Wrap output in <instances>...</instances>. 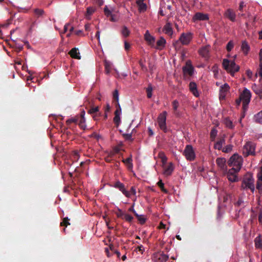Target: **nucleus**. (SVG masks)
<instances>
[{
  "label": "nucleus",
  "instance_id": "obj_1",
  "mask_svg": "<svg viewBox=\"0 0 262 262\" xmlns=\"http://www.w3.org/2000/svg\"><path fill=\"white\" fill-rule=\"evenodd\" d=\"M228 164L229 166H232L235 170L238 172L243 164V158L237 154H234L232 156L228 161Z\"/></svg>",
  "mask_w": 262,
  "mask_h": 262
},
{
  "label": "nucleus",
  "instance_id": "obj_2",
  "mask_svg": "<svg viewBox=\"0 0 262 262\" xmlns=\"http://www.w3.org/2000/svg\"><path fill=\"white\" fill-rule=\"evenodd\" d=\"M223 66L225 70L230 73L232 76L234 74L238 72L239 70V67L236 64L234 61H230L227 59H224L223 60Z\"/></svg>",
  "mask_w": 262,
  "mask_h": 262
},
{
  "label": "nucleus",
  "instance_id": "obj_3",
  "mask_svg": "<svg viewBox=\"0 0 262 262\" xmlns=\"http://www.w3.org/2000/svg\"><path fill=\"white\" fill-rule=\"evenodd\" d=\"M242 188L243 189H249L252 192L255 190V187L254 185V179L251 174H246L244 176L242 184Z\"/></svg>",
  "mask_w": 262,
  "mask_h": 262
},
{
  "label": "nucleus",
  "instance_id": "obj_4",
  "mask_svg": "<svg viewBox=\"0 0 262 262\" xmlns=\"http://www.w3.org/2000/svg\"><path fill=\"white\" fill-rule=\"evenodd\" d=\"M255 144L252 142H247L243 147V154L245 157L249 155L254 156L255 154Z\"/></svg>",
  "mask_w": 262,
  "mask_h": 262
},
{
  "label": "nucleus",
  "instance_id": "obj_5",
  "mask_svg": "<svg viewBox=\"0 0 262 262\" xmlns=\"http://www.w3.org/2000/svg\"><path fill=\"white\" fill-rule=\"evenodd\" d=\"M183 155L185 156L186 159L188 161H193L195 157V155L193 147L190 145H187L183 151Z\"/></svg>",
  "mask_w": 262,
  "mask_h": 262
},
{
  "label": "nucleus",
  "instance_id": "obj_6",
  "mask_svg": "<svg viewBox=\"0 0 262 262\" xmlns=\"http://www.w3.org/2000/svg\"><path fill=\"white\" fill-rule=\"evenodd\" d=\"M166 112H164L163 113L160 114L158 118L159 126L160 129L162 130L164 133H167L168 131L166 125Z\"/></svg>",
  "mask_w": 262,
  "mask_h": 262
},
{
  "label": "nucleus",
  "instance_id": "obj_7",
  "mask_svg": "<svg viewBox=\"0 0 262 262\" xmlns=\"http://www.w3.org/2000/svg\"><path fill=\"white\" fill-rule=\"evenodd\" d=\"M240 96L242 99V101L243 103H244V105L249 104L251 98V93L248 89L245 88Z\"/></svg>",
  "mask_w": 262,
  "mask_h": 262
},
{
  "label": "nucleus",
  "instance_id": "obj_8",
  "mask_svg": "<svg viewBox=\"0 0 262 262\" xmlns=\"http://www.w3.org/2000/svg\"><path fill=\"white\" fill-rule=\"evenodd\" d=\"M192 38V34L190 32L181 34L179 40L182 45H188Z\"/></svg>",
  "mask_w": 262,
  "mask_h": 262
},
{
  "label": "nucleus",
  "instance_id": "obj_9",
  "mask_svg": "<svg viewBox=\"0 0 262 262\" xmlns=\"http://www.w3.org/2000/svg\"><path fill=\"white\" fill-rule=\"evenodd\" d=\"M114 187L121 191L126 197H130V193L126 190L125 186L122 183L118 181L114 183Z\"/></svg>",
  "mask_w": 262,
  "mask_h": 262
},
{
  "label": "nucleus",
  "instance_id": "obj_10",
  "mask_svg": "<svg viewBox=\"0 0 262 262\" xmlns=\"http://www.w3.org/2000/svg\"><path fill=\"white\" fill-rule=\"evenodd\" d=\"M209 18L208 14L201 12H196L193 16L192 20L194 22L196 21H205L209 20Z\"/></svg>",
  "mask_w": 262,
  "mask_h": 262
},
{
  "label": "nucleus",
  "instance_id": "obj_11",
  "mask_svg": "<svg viewBox=\"0 0 262 262\" xmlns=\"http://www.w3.org/2000/svg\"><path fill=\"white\" fill-rule=\"evenodd\" d=\"M224 16L232 22L235 21L236 15L232 9H227L224 13Z\"/></svg>",
  "mask_w": 262,
  "mask_h": 262
},
{
  "label": "nucleus",
  "instance_id": "obj_12",
  "mask_svg": "<svg viewBox=\"0 0 262 262\" xmlns=\"http://www.w3.org/2000/svg\"><path fill=\"white\" fill-rule=\"evenodd\" d=\"M237 172H238L235 170L234 168L229 169L227 174V177L228 180L232 182L237 181L238 179L236 175L235 174V173Z\"/></svg>",
  "mask_w": 262,
  "mask_h": 262
},
{
  "label": "nucleus",
  "instance_id": "obj_13",
  "mask_svg": "<svg viewBox=\"0 0 262 262\" xmlns=\"http://www.w3.org/2000/svg\"><path fill=\"white\" fill-rule=\"evenodd\" d=\"M194 68L190 64V61L186 62V66L183 67V72L184 74H188L191 76L193 74Z\"/></svg>",
  "mask_w": 262,
  "mask_h": 262
},
{
  "label": "nucleus",
  "instance_id": "obj_14",
  "mask_svg": "<svg viewBox=\"0 0 262 262\" xmlns=\"http://www.w3.org/2000/svg\"><path fill=\"white\" fill-rule=\"evenodd\" d=\"M122 162L125 165L128 170L133 171V163L132 155H130L128 158L125 159H122Z\"/></svg>",
  "mask_w": 262,
  "mask_h": 262
},
{
  "label": "nucleus",
  "instance_id": "obj_15",
  "mask_svg": "<svg viewBox=\"0 0 262 262\" xmlns=\"http://www.w3.org/2000/svg\"><path fill=\"white\" fill-rule=\"evenodd\" d=\"M210 49V46L206 45L200 49L199 51V54L203 57L208 58L209 57Z\"/></svg>",
  "mask_w": 262,
  "mask_h": 262
},
{
  "label": "nucleus",
  "instance_id": "obj_16",
  "mask_svg": "<svg viewBox=\"0 0 262 262\" xmlns=\"http://www.w3.org/2000/svg\"><path fill=\"white\" fill-rule=\"evenodd\" d=\"M230 87L227 83H225L220 87V98L224 99L226 96V93L229 91Z\"/></svg>",
  "mask_w": 262,
  "mask_h": 262
},
{
  "label": "nucleus",
  "instance_id": "obj_17",
  "mask_svg": "<svg viewBox=\"0 0 262 262\" xmlns=\"http://www.w3.org/2000/svg\"><path fill=\"white\" fill-rule=\"evenodd\" d=\"M69 54L70 55L71 57L73 58L80 59L81 58V56L80 55V53L79 52L78 49L76 48H74L72 49Z\"/></svg>",
  "mask_w": 262,
  "mask_h": 262
},
{
  "label": "nucleus",
  "instance_id": "obj_18",
  "mask_svg": "<svg viewBox=\"0 0 262 262\" xmlns=\"http://www.w3.org/2000/svg\"><path fill=\"white\" fill-rule=\"evenodd\" d=\"M163 31L167 35L171 36L173 34V30L171 25L167 22L163 28Z\"/></svg>",
  "mask_w": 262,
  "mask_h": 262
},
{
  "label": "nucleus",
  "instance_id": "obj_19",
  "mask_svg": "<svg viewBox=\"0 0 262 262\" xmlns=\"http://www.w3.org/2000/svg\"><path fill=\"white\" fill-rule=\"evenodd\" d=\"M189 87L190 92L193 94L194 96L198 97L199 96V94L197 90V85L194 82H190L189 85Z\"/></svg>",
  "mask_w": 262,
  "mask_h": 262
},
{
  "label": "nucleus",
  "instance_id": "obj_20",
  "mask_svg": "<svg viewBox=\"0 0 262 262\" xmlns=\"http://www.w3.org/2000/svg\"><path fill=\"white\" fill-rule=\"evenodd\" d=\"M225 143V139L224 137L221 138L216 142L214 144V148L218 150L222 149L223 145Z\"/></svg>",
  "mask_w": 262,
  "mask_h": 262
},
{
  "label": "nucleus",
  "instance_id": "obj_21",
  "mask_svg": "<svg viewBox=\"0 0 262 262\" xmlns=\"http://www.w3.org/2000/svg\"><path fill=\"white\" fill-rule=\"evenodd\" d=\"M144 0H138L136 3L138 6V9L140 12H143L146 11L147 8L146 5L143 3Z\"/></svg>",
  "mask_w": 262,
  "mask_h": 262
},
{
  "label": "nucleus",
  "instance_id": "obj_22",
  "mask_svg": "<svg viewBox=\"0 0 262 262\" xmlns=\"http://www.w3.org/2000/svg\"><path fill=\"white\" fill-rule=\"evenodd\" d=\"M174 167L172 163H170L169 165L165 167L164 169V174L167 176H170L171 174L173 171Z\"/></svg>",
  "mask_w": 262,
  "mask_h": 262
},
{
  "label": "nucleus",
  "instance_id": "obj_23",
  "mask_svg": "<svg viewBox=\"0 0 262 262\" xmlns=\"http://www.w3.org/2000/svg\"><path fill=\"white\" fill-rule=\"evenodd\" d=\"M166 44V40L163 37H161L160 39L157 41V49H162Z\"/></svg>",
  "mask_w": 262,
  "mask_h": 262
},
{
  "label": "nucleus",
  "instance_id": "obj_24",
  "mask_svg": "<svg viewBox=\"0 0 262 262\" xmlns=\"http://www.w3.org/2000/svg\"><path fill=\"white\" fill-rule=\"evenodd\" d=\"M241 49L245 55L248 54L250 50V47L246 41H243L242 42Z\"/></svg>",
  "mask_w": 262,
  "mask_h": 262
},
{
  "label": "nucleus",
  "instance_id": "obj_25",
  "mask_svg": "<svg viewBox=\"0 0 262 262\" xmlns=\"http://www.w3.org/2000/svg\"><path fill=\"white\" fill-rule=\"evenodd\" d=\"M216 164L222 169H224L225 166L226 159L222 158H218L216 160Z\"/></svg>",
  "mask_w": 262,
  "mask_h": 262
},
{
  "label": "nucleus",
  "instance_id": "obj_26",
  "mask_svg": "<svg viewBox=\"0 0 262 262\" xmlns=\"http://www.w3.org/2000/svg\"><path fill=\"white\" fill-rule=\"evenodd\" d=\"M145 39L149 43L151 44L155 41V38L151 36L147 31L144 35Z\"/></svg>",
  "mask_w": 262,
  "mask_h": 262
},
{
  "label": "nucleus",
  "instance_id": "obj_27",
  "mask_svg": "<svg viewBox=\"0 0 262 262\" xmlns=\"http://www.w3.org/2000/svg\"><path fill=\"white\" fill-rule=\"evenodd\" d=\"M35 16L37 17H42L45 14V11L43 9L36 8L33 11Z\"/></svg>",
  "mask_w": 262,
  "mask_h": 262
},
{
  "label": "nucleus",
  "instance_id": "obj_28",
  "mask_svg": "<svg viewBox=\"0 0 262 262\" xmlns=\"http://www.w3.org/2000/svg\"><path fill=\"white\" fill-rule=\"evenodd\" d=\"M254 242L256 248L259 249L262 248V239L260 235L255 238Z\"/></svg>",
  "mask_w": 262,
  "mask_h": 262
},
{
  "label": "nucleus",
  "instance_id": "obj_29",
  "mask_svg": "<svg viewBox=\"0 0 262 262\" xmlns=\"http://www.w3.org/2000/svg\"><path fill=\"white\" fill-rule=\"evenodd\" d=\"M224 122L227 127L231 129L233 128V123L228 118H226L224 120Z\"/></svg>",
  "mask_w": 262,
  "mask_h": 262
},
{
  "label": "nucleus",
  "instance_id": "obj_30",
  "mask_svg": "<svg viewBox=\"0 0 262 262\" xmlns=\"http://www.w3.org/2000/svg\"><path fill=\"white\" fill-rule=\"evenodd\" d=\"M135 216L137 218L139 222L142 225L144 224L146 221V218L144 215H139L137 213L136 214Z\"/></svg>",
  "mask_w": 262,
  "mask_h": 262
},
{
  "label": "nucleus",
  "instance_id": "obj_31",
  "mask_svg": "<svg viewBox=\"0 0 262 262\" xmlns=\"http://www.w3.org/2000/svg\"><path fill=\"white\" fill-rule=\"evenodd\" d=\"M105 71L106 74H110L112 69V63L108 61L104 62Z\"/></svg>",
  "mask_w": 262,
  "mask_h": 262
},
{
  "label": "nucleus",
  "instance_id": "obj_32",
  "mask_svg": "<svg viewBox=\"0 0 262 262\" xmlns=\"http://www.w3.org/2000/svg\"><path fill=\"white\" fill-rule=\"evenodd\" d=\"M172 107H173V111L174 112V114L176 115H179V113L178 112V108L179 106V103L178 102V101L177 100H174L173 101L172 103Z\"/></svg>",
  "mask_w": 262,
  "mask_h": 262
},
{
  "label": "nucleus",
  "instance_id": "obj_33",
  "mask_svg": "<svg viewBox=\"0 0 262 262\" xmlns=\"http://www.w3.org/2000/svg\"><path fill=\"white\" fill-rule=\"evenodd\" d=\"M252 89L254 92L257 95L259 94L260 92L262 91V89L258 86L256 84H253L252 86Z\"/></svg>",
  "mask_w": 262,
  "mask_h": 262
},
{
  "label": "nucleus",
  "instance_id": "obj_34",
  "mask_svg": "<svg viewBox=\"0 0 262 262\" xmlns=\"http://www.w3.org/2000/svg\"><path fill=\"white\" fill-rule=\"evenodd\" d=\"M95 9L94 7H89L86 9V12L85 14L86 17H88L94 13Z\"/></svg>",
  "mask_w": 262,
  "mask_h": 262
},
{
  "label": "nucleus",
  "instance_id": "obj_35",
  "mask_svg": "<svg viewBox=\"0 0 262 262\" xmlns=\"http://www.w3.org/2000/svg\"><path fill=\"white\" fill-rule=\"evenodd\" d=\"M152 88L151 84H148V87L146 88V92L147 93V97L150 98L152 96Z\"/></svg>",
  "mask_w": 262,
  "mask_h": 262
},
{
  "label": "nucleus",
  "instance_id": "obj_36",
  "mask_svg": "<svg viewBox=\"0 0 262 262\" xmlns=\"http://www.w3.org/2000/svg\"><path fill=\"white\" fill-rule=\"evenodd\" d=\"M255 121L257 123H260L262 122V111L258 113L255 116Z\"/></svg>",
  "mask_w": 262,
  "mask_h": 262
},
{
  "label": "nucleus",
  "instance_id": "obj_37",
  "mask_svg": "<svg viewBox=\"0 0 262 262\" xmlns=\"http://www.w3.org/2000/svg\"><path fill=\"white\" fill-rule=\"evenodd\" d=\"M70 219L68 217H64L62 221L60 223L61 226L67 227L70 225L69 222Z\"/></svg>",
  "mask_w": 262,
  "mask_h": 262
},
{
  "label": "nucleus",
  "instance_id": "obj_38",
  "mask_svg": "<svg viewBox=\"0 0 262 262\" xmlns=\"http://www.w3.org/2000/svg\"><path fill=\"white\" fill-rule=\"evenodd\" d=\"M168 259V256L163 253L159 256V259L161 262H165Z\"/></svg>",
  "mask_w": 262,
  "mask_h": 262
},
{
  "label": "nucleus",
  "instance_id": "obj_39",
  "mask_svg": "<svg viewBox=\"0 0 262 262\" xmlns=\"http://www.w3.org/2000/svg\"><path fill=\"white\" fill-rule=\"evenodd\" d=\"M157 185L160 188L161 190L163 192L166 193L168 192L167 190L164 188V184L161 180H160L157 183Z\"/></svg>",
  "mask_w": 262,
  "mask_h": 262
},
{
  "label": "nucleus",
  "instance_id": "obj_40",
  "mask_svg": "<svg viewBox=\"0 0 262 262\" xmlns=\"http://www.w3.org/2000/svg\"><path fill=\"white\" fill-rule=\"evenodd\" d=\"M121 33L122 34L126 37L129 35L130 32L126 27L124 26L122 29Z\"/></svg>",
  "mask_w": 262,
  "mask_h": 262
},
{
  "label": "nucleus",
  "instance_id": "obj_41",
  "mask_svg": "<svg viewBox=\"0 0 262 262\" xmlns=\"http://www.w3.org/2000/svg\"><path fill=\"white\" fill-rule=\"evenodd\" d=\"M115 106L116 107V110L115 112V115H120L121 114V108L119 104V102L116 103L115 104Z\"/></svg>",
  "mask_w": 262,
  "mask_h": 262
},
{
  "label": "nucleus",
  "instance_id": "obj_42",
  "mask_svg": "<svg viewBox=\"0 0 262 262\" xmlns=\"http://www.w3.org/2000/svg\"><path fill=\"white\" fill-rule=\"evenodd\" d=\"M120 116L119 115H115V117L113 119V121L117 126L119 125L121 121Z\"/></svg>",
  "mask_w": 262,
  "mask_h": 262
},
{
  "label": "nucleus",
  "instance_id": "obj_43",
  "mask_svg": "<svg viewBox=\"0 0 262 262\" xmlns=\"http://www.w3.org/2000/svg\"><path fill=\"white\" fill-rule=\"evenodd\" d=\"M234 47V43L232 40L229 41L226 46V49L228 52H230Z\"/></svg>",
  "mask_w": 262,
  "mask_h": 262
},
{
  "label": "nucleus",
  "instance_id": "obj_44",
  "mask_svg": "<svg viewBox=\"0 0 262 262\" xmlns=\"http://www.w3.org/2000/svg\"><path fill=\"white\" fill-rule=\"evenodd\" d=\"M217 130H216L214 128H213L211 130V131L210 132V138L212 141L214 140L215 137L216 136V135H217Z\"/></svg>",
  "mask_w": 262,
  "mask_h": 262
},
{
  "label": "nucleus",
  "instance_id": "obj_45",
  "mask_svg": "<svg viewBox=\"0 0 262 262\" xmlns=\"http://www.w3.org/2000/svg\"><path fill=\"white\" fill-rule=\"evenodd\" d=\"M122 219H124L126 221L130 223L133 220V217L128 214L125 213Z\"/></svg>",
  "mask_w": 262,
  "mask_h": 262
},
{
  "label": "nucleus",
  "instance_id": "obj_46",
  "mask_svg": "<svg viewBox=\"0 0 262 262\" xmlns=\"http://www.w3.org/2000/svg\"><path fill=\"white\" fill-rule=\"evenodd\" d=\"M99 111V107L98 106H93L91 108H90L88 111V113L90 114H93L96 113Z\"/></svg>",
  "mask_w": 262,
  "mask_h": 262
},
{
  "label": "nucleus",
  "instance_id": "obj_47",
  "mask_svg": "<svg viewBox=\"0 0 262 262\" xmlns=\"http://www.w3.org/2000/svg\"><path fill=\"white\" fill-rule=\"evenodd\" d=\"M122 136L126 140L130 141H133V139L132 138V133L130 134H123Z\"/></svg>",
  "mask_w": 262,
  "mask_h": 262
},
{
  "label": "nucleus",
  "instance_id": "obj_48",
  "mask_svg": "<svg viewBox=\"0 0 262 262\" xmlns=\"http://www.w3.org/2000/svg\"><path fill=\"white\" fill-rule=\"evenodd\" d=\"M232 149V145H228L222 149V151L225 153L230 152Z\"/></svg>",
  "mask_w": 262,
  "mask_h": 262
},
{
  "label": "nucleus",
  "instance_id": "obj_49",
  "mask_svg": "<svg viewBox=\"0 0 262 262\" xmlns=\"http://www.w3.org/2000/svg\"><path fill=\"white\" fill-rule=\"evenodd\" d=\"M126 213L123 212L121 209H118V211L116 212L117 216L119 218L123 219Z\"/></svg>",
  "mask_w": 262,
  "mask_h": 262
},
{
  "label": "nucleus",
  "instance_id": "obj_50",
  "mask_svg": "<svg viewBox=\"0 0 262 262\" xmlns=\"http://www.w3.org/2000/svg\"><path fill=\"white\" fill-rule=\"evenodd\" d=\"M113 98L115 101V104L116 103L119 102V93L117 90H115L113 93Z\"/></svg>",
  "mask_w": 262,
  "mask_h": 262
},
{
  "label": "nucleus",
  "instance_id": "obj_51",
  "mask_svg": "<svg viewBox=\"0 0 262 262\" xmlns=\"http://www.w3.org/2000/svg\"><path fill=\"white\" fill-rule=\"evenodd\" d=\"M78 119H79L78 117H76V118H71L70 119H68L67 121V124H70L71 123H78Z\"/></svg>",
  "mask_w": 262,
  "mask_h": 262
},
{
  "label": "nucleus",
  "instance_id": "obj_52",
  "mask_svg": "<svg viewBox=\"0 0 262 262\" xmlns=\"http://www.w3.org/2000/svg\"><path fill=\"white\" fill-rule=\"evenodd\" d=\"M104 12L105 15L107 17H109L110 15H111L112 14V12L108 9L107 6H105L104 8Z\"/></svg>",
  "mask_w": 262,
  "mask_h": 262
},
{
  "label": "nucleus",
  "instance_id": "obj_53",
  "mask_svg": "<svg viewBox=\"0 0 262 262\" xmlns=\"http://www.w3.org/2000/svg\"><path fill=\"white\" fill-rule=\"evenodd\" d=\"M256 188L259 191H262V182L257 181Z\"/></svg>",
  "mask_w": 262,
  "mask_h": 262
},
{
  "label": "nucleus",
  "instance_id": "obj_54",
  "mask_svg": "<svg viewBox=\"0 0 262 262\" xmlns=\"http://www.w3.org/2000/svg\"><path fill=\"white\" fill-rule=\"evenodd\" d=\"M257 181H260L262 182V169L260 170V171L257 173Z\"/></svg>",
  "mask_w": 262,
  "mask_h": 262
},
{
  "label": "nucleus",
  "instance_id": "obj_55",
  "mask_svg": "<svg viewBox=\"0 0 262 262\" xmlns=\"http://www.w3.org/2000/svg\"><path fill=\"white\" fill-rule=\"evenodd\" d=\"M85 122V119L84 118H79V119H78V123L79 124V125L82 127L83 126V124Z\"/></svg>",
  "mask_w": 262,
  "mask_h": 262
},
{
  "label": "nucleus",
  "instance_id": "obj_56",
  "mask_svg": "<svg viewBox=\"0 0 262 262\" xmlns=\"http://www.w3.org/2000/svg\"><path fill=\"white\" fill-rule=\"evenodd\" d=\"M139 64L143 71H147V68L146 67L143 63L141 60L139 61Z\"/></svg>",
  "mask_w": 262,
  "mask_h": 262
},
{
  "label": "nucleus",
  "instance_id": "obj_57",
  "mask_svg": "<svg viewBox=\"0 0 262 262\" xmlns=\"http://www.w3.org/2000/svg\"><path fill=\"white\" fill-rule=\"evenodd\" d=\"M258 221L262 224V209L259 210L258 214Z\"/></svg>",
  "mask_w": 262,
  "mask_h": 262
},
{
  "label": "nucleus",
  "instance_id": "obj_58",
  "mask_svg": "<svg viewBox=\"0 0 262 262\" xmlns=\"http://www.w3.org/2000/svg\"><path fill=\"white\" fill-rule=\"evenodd\" d=\"M246 5H245L244 4V2H241L240 3H239V10L241 12L243 11V8Z\"/></svg>",
  "mask_w": 262,
  "mask_h": 262
},
{
  "label": "nucleus",
  "instance_id": "obj_59",
  "mask_svg": "<svg viewBox=\"0 0 262 262\" xmlns=\"http://www.w3.org/2000/svg\"><path fill=\"white\" fill-rule=\"evenodd\" d=\"M243 201L242 198H239L237 202L235 204V205L236 206H239L243 203Z\"/></svg>",
  "mask_w": 262,
  "mask_h": 262
},
{
  "label": "nucleus",
  "instance_id": "obj_60",
  "mask_svg": "<svg viewBox=\"0 0 262 262\" xmlns=\"http://www.w3.org/2000/svg\"><path fill=\"white\" fill-rule=\"evenodd\" d=\"M120 151V149L119 147H115L114 148H113V151L114 152V153H115V154H119V152Z\"/></svg>",
  "mask_w": 262,
  "mask_h": 262
},
{
  "label": "nucleus",
  "instance_id": "obj_61",
  "mask_svg": "<svg viewBox=\"0 0 262 262\" xmlns=\"http://www.w3.org/2000/svg\"><path fill=\"white\" fill-rule=\"evenodd\" d=\"M130 44L128 42L125 41L124 48H125V50H126V51L130 49Z\"/></svg>",
  "mask_w": 262,
  "mask_h": 262
},
{
  "label": "nucleus",
  "instance_id": "obj_62",
  "mask_svg": "<svg viewBox=\"0 0 262 262\" xmlns=\"http://www.w3.org/2000/svg\"><path fill=\"white\" fill-rule=\"evenodd\" d=\"M104 160L105 162L107 163H111L112 161L113 160V159L110 157L109 156H107L106 157H105Z\"/></svg>",
  "mask_w": 262,
  "mask_h": 262
},
{
  "label": "nucleus",
  "instance_id": "obj_63",
  "mask_svg": "<svg viewBox=\"0 0 262 262\" xmlns=\"http://www.w3.org/2000/svg\"><path fill=\"white\" fill-rule=\"evenodd\" d=\"M246 74H247V76L249 78H251L252 77V71L251 70H247L246 71Z\"/></svg>",
  "mask_w": 262,
  "mask_h": 262
},
{
  "label": "nucleus",
  "instance_id": "obj_64",
  "mask_svg": "<svg viewBox=\"0 0 262 262\" xmlns=\"http://www.w3.org/2000/svg\"><path fill=\"white\" fill-rule=\"evenodd\" d=\"M161 160H162V163H163V164H165V163H166V161H167V159L165 155H163L161 157Z\"/></svg>",
  "mask_w": 262,
  "mask_h": 262
}]
</instances>
